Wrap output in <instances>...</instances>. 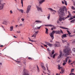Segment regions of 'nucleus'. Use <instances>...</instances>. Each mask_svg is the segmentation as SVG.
Here are the masks:
<instances>
[{"label":"nucleus","mask_w":75,"mask_h":75,"mask_svg":"<svg viewBox=\"0 0 75 75\" xmlns=\"http://www.w3.org/2000/svg\"><path fill=\"white\" fill-rule=\"evenodd\" d=\"M64 8H63L62 7V8L61 9H60L59 10V13L60 14V15H59V20L60 21H62V20H65V19H66V18L64 17V18H62L64 16H65V13H64L63 12L64 11V10H62V9H63Z\"/></svg>","instance_id":"1"},{"label":"nucleus","mask_w":75,"mask_h":75,"mask_svg":"<svg viewBox=\"0 0 75 75\" xmlns=\"http://www.w3.org/2000/svg\"><path fill=\"white\" fill-rule=\"evenodd\" d=\"M48 51H49V54L50 56L51 57H52V58H55V54H54V52H55V51H54V50H53L52 51V53L50 52L51 50H50V49L49 48H48L47 49Z\"/></svg>","instance_id":"2"},{"label":"nucleus","mask_w":75,"mask_h":75,"mask_svg":"<svg viewBox=\"0 0 75 75\" xmlns=\"http://www.w3.org/2000/svg\"><path fill=\"white\" fill-rule=\"evenodd\" d=\"M64 52L66 54H64V56L65 57H67V55H69V54H70V50H69L67 49L64 50Z\"/></svg>","instance_id":"3"},{"label":"nucleus","mask_w":75,"mask_h":75,"mask_svg":"<svg viewBox=\"0 0 75 75\" xmlns=\"http://www.w3.org/2000/svg\"><path fill=\"white\" fill-rule=\"evenodd\" d=\"M22 75H30V73L27 70L24 69L23 72V73Z\"/></svg>","instance_id":"4"},{"label":"nucleus","mask_w":75,"mask_h":75,"mask_svg":"<svg viewBox=\"0 0 75 75\" xmlns=\"http://www.w3.org/2000/svg\"><path fill=\"white\" fill-rule=\"evenodd\" d=\"M31 5H29L28 6L27 8V9L26 11V13L27 14H28L30 11V10H31Z\"/></svg>","instance_id":"5"},{"label":"nucleus","mask_w":75,"mask_h":75,"mask_svg":"<svg viewBox=\"0 0 75 75\" xmlns=\"http://www.w3.org/2000/svg\"><path fill=\"white\" fill-rule=\"evenodd\" d=\"M55 31L54 30H53L52 31V32L50 34V35L52 38V40L54 39V33H55Z\"/></svg>","instance_id":"6"},{"label":"nucleus","mask_w":75,"mask_h":75,"mask_svg":"<svg viewBox=\"0 0 75 75\" xmlns=\"http://www.w3.org/2000/svg\"><path fill=\"white\" fill-rule=\"evenodd\" d=\"M59 52L60 54L58 57V58L59 59V58H62L63 57H64V54H62V51L60 50L59 51Z\"/></svg>","instance_id":"7"},{"label":"nucleus","mask_w":75,"mask_h":75,"mask_svg":"<svg viewBox=\"0 0 75 75\" xmlns=\"http://www.w3.org/2000/svg\"><path fill=\"white\" fill-rule=\"evenodd\" d=\"M36 7L38 11H40L41 12H42V9L41 7H40L38 6H36Z\"/></svg>","instance_id":"8"},{"label":"nucleus","mask_w":75,"mask_h":75,"mask_svg":"<svg viewBox=\"0 0 75 75\" xmlns=\"http://www.w3.org/2000/svg\"><path fill=\"white\" fill-rule=\"evenodd\" d=\"M62 7L63 8L62 9V10H64L63 11V13H64V10H65L66 13H67V8H66V7L65 6H64L61 7L60 9H61V8H62Z\"/></svg>","instance_id":"9"},{"label":"nucleus","mask_w":75,"mask_h":75,"mask_svg":"<svg viewBox=\"0 0 75 75\" xmlns=\"http://www.w3.org/2000/svg\"><path fill=\"white\" fill-rule=\"evenodd\" d=\"M5 4V3H4L3 4H1V3H0V10H2L4 7V5Z\"/></svg>","instance_id":"10"},{"label":"nucleus","mask_w":75,"mask_h":75,"mask_svg":"<svg viewBox=\"0 0 75 75\" xmlns=\"http://www.w3.org/2000/svg\"><path fill=\"white\" fill-rule=\"evenodd\" d=\"M49 10H50V11L52 12L53 11H54V12H56V11L54 10L52 8H48Z\"/></svg>","instance_id":"11"},{"label":"nucleus","mask_w":75,"mask_h":75,"mask_svg":"<svg viewBox=\"0 0 75 75\" xmlns=\"http://www.w3.org/2000/svg\"><path fill=\"white\" fill-rule=\"evenodd\" d=\"M69 15L67 16V17L66 18H69L70 17H71V13L69 11H68Z\"/></svg>","instance_id":"12"},{"label":"nucleus","mask_w":75,"mask_h":75,"mask_svg":"<svg viewBox=\"0 0 75 75\" xmlns=\"http://www.w3.org/2000/svg\"><path fill=\"white\" fill-rule=\"evenodd\" d=\"M41 26L39 27H38V26H37L36 27H35L34 29L35 30H38V29H40V28H41Z\"/></svg>","instance_id":"13"},{"label":"nucleus","mask_w":75,"mask_h":75,"mask_svg":"<svg viewBox=\"0 0 75 75\" xmlns=\"http://www.w3.org/2000/svg\"><path fill=\"white\" fill-rule=\"evenodd\" d=\"M45 26H46V27H54V25H51V24L46 25H45Z\"/></svg>","instance_id":"14"},{"label":"nucleus","mask_w":75,"mask_h":75,"mask_svg":"<svg viewBox=\"0 0 75 75\" xmlns=\"http://www.w3.org/2000/svg\"><path fill=\"white\" fill-rule=\"evenodd\" d=\"M38 33V31H37L35 32V33L33 34L34 35V37H35V38H36V36H37V34Z\"/></svg>","instance_id":"15"},{"label":"nucleus","mask_w":75,"mask_h":75,"mask_svg":"<svg viewBox=\"0 0 75 75\" xmlns=\"http://www.w3.org/2000/svg\"><path fill=\"white\" fill-rule=\"evenodd\" d=\"M62 37L63 39H64V38L67 37V34H64L63 35H62Z\"/></svg>","instance_id":"16"},{"label":"nucleus","mask_w":75,"mask_h":75,"mask_svg":"<svg viewBox=\"0 0 75 75\" xmlns=\"http://www.w3.org/2000/svg\"><path fill=\"white\" fill-rule=\"evenodd\" d=\"M18 11H20V12H21L22 13H23V12H24V10L23 9H19L18 8Z\"/></svg>","instance_id":"17"},{"label":"nucleus","mask_w":75,"mask_h":75,"mask_svg":"<svg viewBox=\"0 0 75 75\" xmlns=\"http://www.w3.org/2000/svg\"><path fill=\"white\" fill-rule=\"evenodd\" d=\"M7 23H8L7 21H4L2 23V24H5V25H7Z\"/></svg>","instance_id":"18"},{"label":"nucleus","mask_w":75,"mask_h":75,"mask_svg":"<svg viewBox=\"0 0 75 75\" xmlns=\"http://www.w3.org/2000/svg\"><path fill=\"white\" fill-rule=\"evenodd\" d=\"M35 22L37 23H42V21L40 20H37L35 21Z\"/></svg>","instance_id":"19"},{"label":"nucleus","mask_w":75,"mask_h":75,"mask_svg":"<svg viewBox=\"0 0 75 75\" xmlns=\"http://www.w3.org/2000/svg\"><path fill=\"white\" fill-rule=\"evenodd\" d=\"M41 68L44 70V71H46V68L45 67V66H41Z\"/></svg>","instance_id":"20"},{"label":"nucleus","mask_w":75,"mask_h":75,"mask_svg":"<svg viewBox=\"0 0 75 75\" xmlns=\"http://www.w3.org/2000/svg\"><path fill=\"white\" fill-rule=\"evenodd\" d=\"M68 58H66L65 60H63V62H64L67 63V61H68Z\"/></svg>","instance_id":"21"},{"label":"nucleus","mask_w":75,"mask_h":75,"mask_svg":"<svg viewBox=\"0 0 75 75\" xmlns=\"http://www.w3.org/2000/svg\"><path fill=\"white\" fill-rule=\"evenodd\" d=\"M57 47H61V45L59 44V42H57Z\"/></svg>","instance_id":"22"},{"label":"nucleus","mask_w":75,"mask_h":75,"mask_svg":"<svg viewBox=\"0 0 75 75\" xmlns=\"http://www.w3.org/2000/svg\"><path fill=\"white\" fill-rule=\"evenodd\" d=\"M49 47H51L53 46H54V45L53 44H50L49 43V45H48Z\"/></svg>","instance_id":"23"},{"label":"nucleus","mask_w":75,"mask_h":75,"mask_svg":"<svg viewBox=\"0 0 75 75\" xmlns=\"http://www.w3.org/2000/svg\"><path fill=\"white\" fill-rule=\"evenodd\" d=\"M13 26H11L10 27V31H12L13 30Z\"/></svg>","instance_id":"24"},{"label":"nucleus","mask_w":75,"mask_h":75,"mask_svg":"<svg viewBox=\"0 0 75 75\" xmlns=\"http://www.w3.org/2000/svg\"><path fill=\"white\" fill-rule=\"evenodd\" d=\"M46 68H47V71L48 72L49 74H51V72L50 71V70H48V66H46Z\"/></svg>","instance_id":"25"},{"label":"nucleus","mask_w":75,"mask_h":75,"mask_svg":"<svg viewBox=\"0 0 75 75\" xmlns=\"http://www.w3.org/2000/svg\"><path fill=\"white\" fill-rule=\"evenodd\" d=\"M37 67L38 72H40V68H39V67H38V65H37Z\"/></svg>","instance_id":"26"},{"label":"nucleus","mask_w":75,"mask_h":75,"mask_svg":"<svg viewBox=\"0 0 75 75\" xmlns=\"http://www.w3.org/2000/svg\"><path fill=\"white\" fill-rule=\"evenodd\" d=\"M37 67L38 72H40V68H39V67H38V65H37Z\"/></svg>","instance_id":"27"},{"label":"nucleus","mask_w":75,"mask_h":75,"mask_svg":"<svg viewBox=\"0 0 75 75\" xmlns=\"http://www.w3.org/2000/svg\"><path fill=\"white\" fill-rule=\"evenodd\" d=\"M60 28H63V29H66V30H69L68 28H67L63 27H60Z\"/></svg>","instance_id":"28"},{"label":"nucleus","mask_w":75,"mask_h":75,"mask_svg":"<svg viewBox=\"0 0 75 75\" xmlns=\"http://www.w3.org/2000/svg\"><path fill=\"white\" fill-rule=\"evenodd\" d=\"M40 1H39V3L40 4H42L43 3L42 1L41 0H39Z\"/></svg>","instance_id":"29"},{"label":"nucleus","mask_w":75,"mask_h":75,"mask_svg":"<svg viewBox=\"0 0 75 75\" xmlns=\"http://www.w3.org/2000/svg\"><path fill=\"white\" fill-rule=\"evenodd\" d=\"M45 29H46L45 33L47 34H48V29L47 28H45Z\"/></svg>","instance_id":"30"},{"label":"nucleus","mask_w":75,"mask_h":75,"mask_svg":"<svg viewBox=\"0 0 75 75\" xmlns=\"http://www.w3.org/2000/svg\"><path fill=\"white\" fill-rule=\"evenodd\" d=\"M21 0V4H22V7H23V1L24 0Z\"/></svg>","instance_id":"31"},{"label":"nucleus","mask_w":75,"mask_h":75,"mask_svg":"<svg viewBox=\"0 0 75 75\" xmlns=\"http://www.w3.org/2000/svg\"><path fill=\"white\" fill-rule=\"evenodd\" d=\"M49 16H47V18L48 19V20H50V14H49L48 15Z\"/></svg>","instance_id":"32"},{"label":"nucleus","mask_w":75,"mask_h":75,"mask_svg":"<svg viewBox=\"0 0 75 75\" xmlns=\"http://www.w3.org/2000/svg\"><path fill=\"white\" fill-rule=\"evenodd\" d=\"M53 27V28H51V30H52V31H53V30H54V29H56V28L54 26V27Z\"/></svg>","instance_id":"33"},{"label":"nucleus","mask_w":75,"mask_h":75,"mask_svg":"<svg viewBox=\"0 0 75 75\" xmlns=\"http://www.w3.org/2000/svg\"><path fill=\"white\" fill-rule=\"evenodd\" d=\"M75 19H73L71 21V23H74V22H75Z\"/></svg>","instance_id":"34"},{"label":"nucleus","mask_w":75,"mask_h":75,"mask_svg":"<svg viewBox=\"0 0 75 75\" xmlns=\"http://www.w3.org/2000/svg\"><path fill=\"white\" fill-rule=\"evenodd\" d=\"M16 62H17L18 64H19V63H20V61H18V59H17V61H15Z\"/></svg>","instance_id":"35"},{"label":"nucleus","mask_w":75,"mask_h":75,"mask_svg":"<svg viewBox=\"0 0 75 75\" xmlns=\"http://www.w3.org/2000/svg\"><path fill=\"white\" fill-rule=\"evenodd\" d=\"M57 34H61V31H57Z\"/></svg>","instance_id":"36"},{"label":"nucleus","mask_w":75,"mask_h":75,"mask_svg":"<svg viewBox=\"0 0 75 75\" xmlns=\"http://www.w3.org/2000/svg\"><path fill=\"white\" fill-rule=\"evenodd\" d=\"M61 72H62V74L64 72V70L63 69H61Z\"/></svg>","instance_id":"37"},{"label":"nucleus","mask_w":75,"mask_h":75,"mask_svg":"<svg viewBox=\"0 0 75 75\" xmlns=\"http://www.w3.org/2000/svg\"><path fill=\"white\" fill-rule=\"evenodd\" d=\"M45 43L46 44H47V45H49V44H50V43H49L48 42H45Z\"/></svg>","instance_id":"38"},{"label":"nucleus","mask_w":75,"mask_h":75,"mask_svg":"<svg viewBox=\"0 0 75 75\" xmlns=\"http://www.w3.org/2000/svg\"><path fill=\"white\" fill-rule=\"evenodd\" d=\"M75 75V74L73 73H71L70 74H69V75Z\"/></svg>","instance_id":"39"},{"label":"nucleus","mask_w":75,"mask_h":75,"mask_svg":"<svg viewBox=\"0 0 75 75\" xmlns=\"http://www.w3.org/2000/svg\"><path fill=\"white\" fill-rule=\"evenodd\" d=\"M62 40V42L63 43H64V42H67V40Z\"/></svg>","instance_id":"40"},{"label":"nucleus","mask_w":75,"mask_h":75,"mask_svg":"<svg viewBox=\"0 0 75 75\" xmlns=\"http://www.w3.org/2000/svg\"><path fill=\"white\" fill-rule=\"evenodd\" d=\"M74 71V69H72L71 70V72H73Z\"/></svg>","instance_id":"41"},{"label":"nucleus","mask_w":75,"mask_h":75,"mask_svg":"<svg viewBox=\"0 0 75 75\" xmlns=\"http://www.w3.org/2000/svg\"><path fill=\"white\" fill-rule=\"evenodd\" d=\"M71 8L72 10H75V8L73 6L71 7Z\"/></svg>","instance_id":"42"},{"label":"nucleus","mask_w":75,"mask_h":75,"mask_svg":"<svg viewBox=\"0 0 75 75\" xmlns=\"http://www.w3.org/2000/svg\"><path fill=\"white\" fill-rule=\"evenodd\" d=\"M42 44L43 45H44V46L45 47H46V48H47V47H48V46H47V45H45L43 43Z\"/></svg>","instance_id":"43"},{"label":"nucleus","mask_w":75,"mask_h":75,"mask_svg":"<svg viewBox=\"0 0 75 75\" xmlns=\"http://www.w3.org/2000/svg\"><path fill=\"white\" fill-rule=\"evenodd\" d=\"M58 67L59 69H61V68H62V67H60V65H58Z\"/></svg>","instance_id":"44"},{"label":"nucleus","mask_w":75,"mask_h":75,"mask_svg":"<svg viewBox=\"0 0 75 75\" xmlns=\"http://www.w3.org/2000/svg\"><path fill=\"white\" fill-rule=\"evenodd\" d=\"M67 31L69 34L70 35V34H71V33L69 32V31L68 30H67Z\"/></svg>","instance_id":"45"},{"label":"nucleus","mask_w":75,"mask_h":75,"mask_svg":"<svg viewBox=\"0 0 75 75\" xmlns=\"http://www.w3.org/2000/svg\"><path fill=\"white\" fill-rule=\"evenodd\" d=\"M64 2L65 4L66 5H67V1H65V0H64Z\"/></svg>","instance_id":"46"},{"label":"nucleus","mask_w":75,"mask_h":75,"mask_svg":"<svg viewBox=\"0 0 75 75\" xmlns=\"http://www.w3.org/2000/svg\"><path fill=\"white\" fill-rule=\"evenodd\" d=\"M72 62V61H71V59H69V63H70V62Z\"/></svg>","instance_id":"47"},{"label":"nucleus","mask_w":75,"mask_h":75,"mask_svg":"<svg viewBox=\"0 0 75 75\" xmlns=\"http://www.w3.org/2000/svg\"><path fill=\"white\" fill-rule=\"evenodd\" d=\"M67 64V63H65L64 62V63L63 64V65H65V64Z\"/></svg>","instance_id":"48"},{"label":"nucleus","mask_w":75,"mask_h":75,"mask_svg":"<svg viewBox=\"0 0 75 75\" xmlns=\"http://www.w3.org/2000/svg\"><path fill=\"white\" fill-rule=\"evenodd\" d=\"M21 21H24V19L23 18H21Z\"/></svg>","instance_id":"49"},{"label":"nucleus","mask_w":75,"mask_h":75,"mask_svg":"<svg viewBox=\"0 0 75 75\" xmlns=\"http://www.w3.org/2000/svg\"><path fill=\"white\" fill-rule=\"evenodd\" d=\"M41 66H44V63H41Z\"/></svg>","instance_id":"50"},{"label":"nucleus","mask_w":75,"mask_h":75,"mask_svg":"<svg viewBox=\"0 0 75 75\" xmlns=\"http://www.w3.org/2000/svg\"><path fill=\"white\" fill-rule=\"evenodd\" d=\"M10 13L11 14H13V11H12L11 10L10 11Z\"/></svg>","instance_id":"51"},{"label":"nucleus","mask_w":75,"mask_h":75,"mask_svg":"<svg viewBox=\"0 0 75 75\" xmlns=\"http://www.w3.org/2000/svg\"><path fill=\"white\" fill-rule=\"evenodd\" d=\"M69 37H74V36L73 35H69Z\"/></svg>","instance_id":"52"},{"label":"nucleus","mask_w":75,"mask_h":75,"mask_svg":"<svg viewBox=\"0 0 75 75\" xmlns=\"http://www.w3.org/2000/svg\"><path fill=\"white\" fill-rule=\"evenodd\" d=\"M17 32L18 33H21V32H20V31H17Z\"/></svg>","instance_id":"53"},{"label":"nucleus","mask_w":75,"mask_h":75,"mask_svg":"<svg viewBox=\"0 0 75 75\" xmlns=\"http://www.w3.org/2000/svg\"><path fill=\"white\" fill-rule=\"evenodd\" d=\"M28 58L29 59H30V60H32V59L31 58V57H28Z\"/></svg>","instance_id":"54"},{"label":"nucleus","mask_w":75,"mask_h":75,"mask_svg":"<svg viewBox=\"0 0 75 75\" xmlns=\"http://www.w3.org/2000/svg\"><path fill=\"white\" fill-rule=\"evenodd\" d=\"M73 51L75 52V48H74L73 49Z\"/></svg>","instance_id":"55"},{"label":"nucleus","mask_w":75,"mask_h":75,"mask_svg":"<svg viewBox=\"0 0 75 75\" xmlns=\"http://www.w3.org/2000/svg\"><path fill=\"white\" fill-rule=\"evenodd\" d=\"M60 32H61L62 34H63V31H62V30H60Z\"/></svg>","instance_id":"56"},{"label":"nucleus","mask_w":75,"mask_h":75,"mask_svg":"<svg viewBox=\"0 0 75 75\" xmlns=\"http://www.w3.org/2000/svg\"><path fill=\"white\" fill-rule=\"evenodd\" d=\"M57 23L58 24H59L60 23H59V21H57Z\"/></svg>","instance_id":"57"},{"label":"nucleus","mask_w":75,"mask_h":75,"mask_svg":"<svg viewBox=\"0 0 75 75\" xmlns=\"http://www.w3.org/2000/svg\"><path fill=\"white\" fill-rule=\"evenodd\" d=\"M42 2L43 3V2L45 1V0H42Z\"/></svg>","instance_id":"58"},{"label":"nucleus","mask_w":75,"mask_h":75,"mask_svg":"<svg viewBox=\"0 0 75 75\" xmlns=\"http://www.w3.org/2000/svg\"><path fill=\"white\" fill-rule=\"evenodd\" d=\"M21 25H22V24H20L18 26V27H20V26H21Z\"/></svg>","instance_id":"59"},{"label":"nucleus","mask_w":75,"mask_h":75,"mask_svg":"<svg viewBox=\"0 0 75 75\" xmlns=\"http://www.w3.org/2000/svg\"><path fill=\"white\" fill-rule=\"evenodd\" d=\"M73 18H70V20H72V19H73Z\"/></svg>","instance_id":"60"},{"label":"nucleus","mask_w":75,"mask_h":75,"mask_svg":"<svg viewBox=\"0 0 75 75\" xmlns=\"http://www.w3.org/2000/svg\"><path fill=\"white\" fill-rule=\"evenodd\" d=\"M29 41H32V42H33V40H29Z\"/></svg>","instance_id":"61"},{"label":"nucleus","mask_w":75,"mask_h":75,"mask_svg":"<svg viewBox=\"0 0 75 75\" xmlns=\"http://www.w3.org/2000/svg\"><path fill=\"white\" fill-rule=\"evenodd\" d=\"M3 47V45H1L0 46V47Z\"/></svg>","instance_id":"62"},{"label":"nucleus","mask_w":75,"mask_h":75,"mask_svg":"<svg viewBox=\"0 0 75 75\" xmlns=\"http://www.w3.org/2000/svg\"><path fill=\"white\" fill-rule=\"evenodd\" d=\"M62 4H64V2L63 1H62Z\"/></svg>","instance_id":"63"},{"label":"nucleus","mask_w":75,"mask_h":75,"mask_svg":"<svg viewBox=\"0 0 75 75\" xmlns=\"http://www.w3.org/2000/svg\"><path fill=\"white\" fill-rule=\"evenodd\" d=\"M73 18H75V16H74L73 17Z\"/></svg>","instance_id":"64"}]
</instances>
